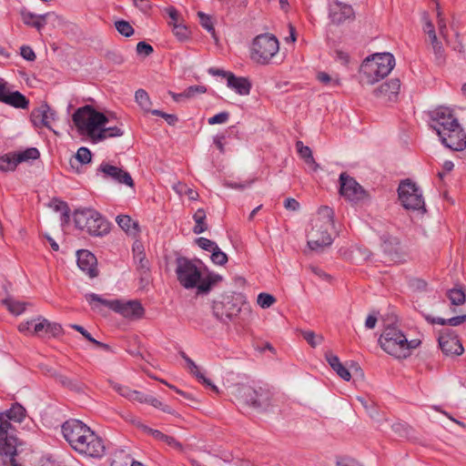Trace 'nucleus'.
<instances>
[{"label": "nucleus", "instance_id": "1", "mask_svg": "<svg viewBox=\"0 0 466 466\" xmlns=\"http://www.w3.org/2000/svg\"><path fill=\"white\" fill-rule=\"evenodd\" d=\"M62 433L70 447L79 454L101 458L105 453L103 440L79 420H68L62 425Z\"/></svg>", "mask_w": 466, "mask_h": 466}, {"label": "nucleus", "instance_id": "2", "mask_svg": "<svg viewBox=\"0 0 466 466\" xmlns=\"http://www.w3.org/2000/svg\"><path fill=\"white\" fill-rule=\"evenodd\" d=\"M72 120L79 131H86L95 141L121 137L124 134L117 127H103L108 122V118L89 105L76 109Z\"/></svg>", "mask_w": 466, "mask_h": 466}, {"label": "nucleus", "instance_id": "3", "mask_svg": "<svg viewBox=\"0 0 466 466\" xmlns=\"http://www.w3.org/2000/svg\"><path fill=\"white\" fill-rule=\"evenodd\" d=\"M379 343L388 354L398 359H405L410 355L411 350L420 346V340H408L398 327L390 325L383 329Z\"/></svg>", "mask_w": 466, "mask_h": 466}, {"label": "nucleus", "instance_id": "4", "mask_svg": "<svg viewBox=\"0 0 466 466\" xmlns=\"http://www.w3.org/2000/svg\"><path fill=\"white\" fill-rule=\"evenodd\" d=\"M395 66V58L390 53L374 54L367 57L360 69V81L373 85L387 76Z\"/></svg>", "mask_w": 466, "mask_h": 466}, {"label": "nucleus", "instance_id": "5", "mask_svg": "<svg viewBox=\"0 0 466 466\" xmlns=\"http://www.w3.org/2000/svg\"><path fill=\"white\" fill-rule=\"evenodd\" d=\"M86 299L95 310L99 309L100 306H106L108 309L121 314L123 317L128 319H141L145 313V309L138 300H107L96 293L86 294Z\"/></svg>", "mask_w": 466, "mask_h": 466}, {"label": "nucleus", "instance_id": "6", "mask_svg": "<svg viewBox=\"0 0 466 466\" xmlns=\"http://www.w3.org/2000/svg\"><path fill=\"white\" fill-rule=\"evenodd\" d=\"M235 396L240 404L264 410L270 406L272 392L265 387L254 388L240 384L236 387Z\"/></svg>", "mask_w": 466, "mask_h": 466}, {"label": "nucleus", "instance_id": "7", "mask_svg": "<svg viewBox=\"0 0 466 466\" xmlns=\"http://www.w3.org/2000/svg\"><path fill=\"white\" fill-rule=\"evenodd\" d=\"M244 303L243 296L239 293L222 294L213 301V315L221 322L228 323L238 317Z\"/></svg>", "mask_w": 466, "mask_h": 466}, {"label": "nucleus", "instance_id": "8", "mask_svg": "<svg viewBox=\"0 0 466 466\" xmlns=\"http://www.w3.org/2000/svg\"><path fill=\"white\" fill-rule=\"evenodd\" d=\"M76 227L93 236H103L109 232V223L95 209H78L74 214Z\"/></svg>", "mask_w": 466, "mask_h": 466}, {"label": "nucleus", "instance_id": "9", "mask_svg": "<svg viewBox=\"0 0 466 466\" xmlns=\"http://www.w3.org/2000/svg\"><path fill=\"white\" fill-rule=\"evenodd\" d=\"M279 49V44L277 37L269 34L259 35L253 40L250 56L256 63L267 65Z\"/></svg>", "mask_w": 466, "mask_h": 466}, {"label": "nucleus", "instance_id": "10", "mask_svg": "<svg viewBox=\"0 0 466 466\" xmlns=\"http://www.w3.org/2000/svg\"><path fill=\"white\" fill-rule=\"evenodd\" d=\"M399 199L406 209L426 212L421 190L410 179L402 181L398 188Z\"/></svg>", "mask_w": 466, "mask_h": 466}, {"label": "nucleus", "instance_id": "11", "mask_svg": "<svg viewBox=\"0 0 466 466\" xmlns=\"http://www.w3.org/2000/svg\"><path fill=\"white\" fill-rule=\"evenodd\" d=\"M176 265V274L180 285L187 289L196 288L201 276V271L196 263L186 257H177Z\"/></svg>", "mask_w": 466, "mask_h": 466}, {"label": "nucleus", "instance_id": "12", "mask_svg": "<svg viewBox=\"0 0 466 466\" xmlns=\"http://www.w3.org/2000/svg\"><path fill=\"white\" fill-rule=\"evenodd\" d=\"M339 183V193L345 199L358 203L369 198V193L347 173L340 174Z\"/></svg>", "mask_w": 466, "mask_h": 466}, {"label": "nucleus", "instance_id": "13", "mask_svg": "<svg viewBox=\"0 0 466 466\" xmlns=\"http://www.w3.org/2000/svg\"><path fill=\"white\" fill-rule=\"evenodd\" d=\"M458 119L448 107H440L431 113V127L438 136L445 135L448 129L458 125Z\"/></svg>", "mask_w": 466, "mask_h": 466}, {"label": "nucleus", "instance_id": "14", "mask_svg": "<svg viewBox=\"0 0 466 466\" xmlns=\"http://www.w3.org/2000/svg\"><path fill=\"white\" fill-rule=\"evenodd\" d=\"M325 225L319 222L312 224V228L308 235V246L311 250H320L324 247L330 246L333 239L329 234V229Z\"/></svg>", "mask_w": 466, "mask_h": 466}, {"label": "nucleus", "instance_id": "15", "mask_svg": "<svg viewBox=\"0 0 466 466\" xmlns=\"http://www.w3.org/2000/svg\"><path fill=\"white\" fill-rule=\"evenodd\" d=\"M380 239L382 241L381 247L383 252L390 261L400 263L405 260L406 254L398 238L389 234H383Z\"/></svg>", "mask_w": 466, "mask_h": 466}, {"label": "nucleus", "instance_id": "16", "mask_svg": "<svg viewBox=\"0 0 466 466\" xmlns=\"http://www.w3.org/2000/svg\"><path fill=\"white\" fill-rule=\"evenodd\" d=\"M56 111L44 102L32 110L30 118L34 127L37 128L46 127L52 129V123L56 120Z\"/></svg>", "mask_w": 466, "mask_h": 466}, {"label": "nucleus", "instance_id": "17", "mask_svg": "<svg viewBox=\"0 0 466 466\" xmlns=\"http://www.w3.org/2000/svg\"><path fill=\"white\" fill-rule=\"evenodd\" d=\"M441 143L454 151H461L466 147V134L460 124L446 131L445 135L439 136Z\"/></svg>", "mask_w": 466, "mask_h": 466}, {"label": "nucleus", "instance_id": "18", "mask_svg": "<svg viewBox=\"0 0 466 466\" xmlns=\"http://www.w3.org/2000/svg\"><path fill=\"white\" fill-rule=\"evenodd\" d=\"M97 172L103 174L104 178H111L114 181L134 187V180L131 175L124 169L108 163L103 162L97 168Z\"/></svg>", "mask_w": 466, "mask_h": 466}, {"label": "nucleus", "instance_id": "19", "mask_svg": "<svg viewBox=\"0 0 466 466\" xmlns=\"http://www.w3.org/2000/svg\"><path fill=\"white\" fill-rule=\"evenodd\" d=\"M0 102L15 108H27L29 100L19 91H11L7 83L0 79Z\"/></svg>", "mask_w": 466, "mask_h": 466}, {"label": "nucleus", "instance_id": "20", "mask_svg": "<svg viewBox=\"0 0 466 466\" xmlns=\"http://www.w3.org/2000/svg\"><path fill=\"white\" fill-rule=\"evenodd\" d=\"M76 257L78 268L88 277L96 278L98 275L97 260L93 253L86 249H81L76 252Z\"/></svg>", "mask_w": 466, "mask_h": 466}, {"label": "nucleus", "instance_id": "21", "mask_svg": "<svg viewBox=\"0 0 466 466\" xmlns=\"http://www.w3.org/2000/svg\"><path fill=\"white\" fill-rule=\"evenodd\" d=\"M329 17L333 24L339 25L354 17V11L350 5L334 1L330 5Z\"/></svg>", "mask_w": 466, "mask_h": 466}, {"label": "nucleus", "instance_id": "22", "mask_svg": "<svg viewBox=\"0 0 466 466\" xmlns=\"http://www.w3.org/2000/svg\"><path fill=\"white\" fill-rule=\"evenodd\" d=\"M439 346L445 355H461L463 352V347L456 336L451 334H441L439 337Z\"/></svg>", "mask_w": 466, "mask_h": 466}, {"label": "nucleus", "instance_id": "23", "mask_svg": "<svg viewBox=\"0 0 466 466\" xmlns=\"http://www.w3.org/2000/svg\"><path fill=\"white\" fill-rule=\"evenodd\" d=\"M17 438L12 434L0 437V455L3 457V464H6L10 458L16 456Z\"/></svg>", "mask_w": 466, "mask_h": 466}, {"label": "nucleus", "instance_id": "24", "mask_svg": "<svg viewBox=\"0 0 466 466\" xmlns=\"http://www.w3.org/2000/svg\"><path fill=\"white\" fill-rule=\"evenodd\" d=\"M400 89V81L398 78H393L380 85L373 92L376 96L386 97L387 100L391 101L398 96Z\"/></svg>", "mask_w": 466, "mask_h": 466}, {"label": "nucleus", "instance_id": "25", "mask_svg": "<svg viewBox=\"0 0 466 466\" xmlns=\"http://www.w3.org/2000/svg\"><path fill=\"white\" fill-rule=\"evenodd\" d=\"M227 85L240 96H248L250 93L251 83L246 77L237 76L233 73L228 76Z\"/></svg>", "mask_w": 466, "mask_h": 466}, {"label": "nucleus", "instance_id": "26", "mask_svg": "<svg viewBox=\"0 0 466 466\" xmlns=\"http://www.w3.org/2000/svg\"><path fill=\"white\" fill-rule=\"evenodd\" d=\"M117 225L128 235L137 237L140 231L138 222L127 215H119L116 218Z\"/></svg>", "mask_w": 466, "mask_h": 466}, {"label": "nucleus", "instance_id": "27", "mask_svg": "<svg viewBox=\"0 0 466 466\" xmlns=\"http://www.w3.org/2000/svg\"><path fill=\"white\" fill-rule=\"evenodd\" d=\"M222 277L218 274L208 273L206 277L202 278L200 276V281L197 285L198 293V294H207L208 293L213 286H215L218 282L221 281Z\"/></svg>", "mask_w": 466, "mask_h": 466}, {"label": "nucleus", "instance_id": "28", "mask_svg": "<svg viewBox=\"0 0 466 466\" xmlns=\"http://www.w3.org/2000/svg\"><path fill=\"white\" fill-rule=\"evenodd\" d=\"M143 429L145 431L148 432L156 440L164 441L168 446H170L177 451L183 450L182 444L179 441H177L174 437L166 435L158 430H154V429L148 428L147 426H143Z\"/></svg>", "mask_w": 466, "mask_h": 466}, {"label": "nucleus", "instance_id": "29", "mask_svg": "<svg viewBox=\"0 0 466 466\" xmlns=\"http://www.w3.org/2000/svg\"><path fill=\"white\" fill-rule=\"evenodd\" d=\"M326 360L336 371V373L344 380L349 381L351 378L350 372L347 368H345L342 363L339 361V359L333 355L331 352L326 354Z\"/></svg>", "mask_w": 466, "mask_h": 466}, {"label": "nucleus", "instance_id": "30", "mask_svg": "<svg viewBox=\"0 0 466 466\" xmlns=\"http://www.w3.org/2000/svg\"><path fill=\"white\" fill-rule=\"evenodd\" d=\"M91 151L87 147H81L78 148L74 158L70 159L69 164L73 169H76V173H80L81 171L79 170L78 165L88 164L91 161Z\"/></svg>", "mask_w": 466, "mask_h": 466}, {"label": "nucleus", "instance_id": "31", "mask_svg": "<svg viewBox=\"0 0 466 466\" xmlns=\"http://www.w3.org/2000/svg\"><path fill=\"white\" fill-rule=\"evenodd\" d=\"M314 222H319L326 226V228H334V211L328 206H322L318 210L317 218Z\"/></svg>", "mask_w": 466, "mask_h": 466}, {"label": "nucleus", "instance_id": "32", "mask_svg": "<svg viewBox=\"0 0 466 466\" xmlns=\"http://www.w3.org/2000/svg\"><path fill=\"white\" fill-rule=\"evenodd\" d=\"M297 150L305 163L313 170L317 171L319 167V164L315 161L312 151L308 146H304L301 141L296 143Z\"/></svg>", "mask_w": 466, "mask_h": 466}, {"label": "nucleus", "instance_id": "33", "mask_svg": "<svg viewBox=\"0 0 466 466\" xmlns=\"http://www.w3.org/2000/svg\"><path fill=\"white\" fill-rule=\"evenodd\" d=\"M141 248L142 246L137 243H135L133 246V251L135 252L134 259L137 264V269L141 274H145L149 271V262Z\"/></svg>", "mask_w": 466, "mask_h": 466}, {"label": "nucleus", "instance_id": "34", "mask_svg": "<svg viewBox=\"0 0 466 466\" xmlns=\"http://www.w3.org/2000/svg\"><path fill=\"white\" fill-rule=\"evenodd\" d=\"M25 409L21 404L15 402L9 410L1 413L10 420L21 422L25 417Z\"/></svg>", "mask_w": 466, "mask_h": 466}, {"label": "nucleus", "instance_id": "35", "mask_svg": "<svg viewBox=\"0 0 466 466\" xmlns=\"http://www.w3.org/2000/svg\"><path fill=\"white\" fill-rule=\"evenodd\" d=\"M193 218L196 222V225L193 228V232L195 234H201L208 229V226L205 223L206 212L203 208H198L194 214Z\"/></svg>", "mask_w": 466, "mask_h": 466}, {"label": "nucleus", "instance_id": "36", "mask_svg": "<svg viewBox=\"0 0 466 466\" xmlns=\"http://www.w3.org/2000/svg\"><path fill=\"white\" fill-rule=\"evenodd\" d=\"M15 155L18 164L22 162H27L29 160H35L40 157L39 150L36 147H29L24 151L15 152Z\"/></svg>", "mask_w": 466, "mask_h": 466}, {"label": "nucleus", "instance_id": "37", "mask_svg": "<svg viewBox=\"0 0 466 466\" xmlns=\"http://www.w3.org/2000/svg\"><path fill=\"white\" fill-rule=\"evenodd\" d=\"M70 327L72 329H74L75 330L78 331L84 338H86L88 341L93 343L97 348L103 349L105 350H110L109 345L100 342V341L96 340V339H94L91 336V334L84 327L77 325V324H72V325H70Z\"/></svg>", "mask_w": 466, "mask_h": 466}, {"label": "nucleus", "instance_id": "38", "mask_svg": "<svg viewBox=\"0 0 466 466\" xmlns=\"http://www.w3.org/2000/svg\"><path fill=\"white\" fill-rule=\"evenodd\" d=\"M16 157L14 153L5 154L0 157V170L2 171H13L17 167Z\"/></svg>", "mask_w": 466, "mask_h": 466}, {"label": "nucleus", "instance_id": "39", "mask_svg": "<svg viewBox=\"0 0 466 466\" xmlns=\"http://www.w3.org/2000/svg\"><path fill=\"white\" fill-rule=\"evenodd\" d=\"M135 99L144 111L151 113L152 103L146 90L138 89L135 94Z\"/></svg>", "mask_w": 466, "mask_h": 466}, {"label": "nucleus", "instance_id": "40", "mask_svg": "<svg viewBox=\"0 0 466 466\" xmlns=\"http://www.w3.org/2000/svg\"><path fill=\"white\" fill-rule=\"evenodd\" d=\"M301 335L303 339L312 347L316 348L319 344H321L324 340V338L320 334H316L312 330H302Z\"/></svg>", "mask_w": 466, "mask_h": 466}, {"label": "nucleus", "instance_id": "41", "mask_svg": "<svg viewBox=\"0 0 466 466\" xmlns=\"http://www.w3.org/2000/svg\"><path fill=\"white\" fill-rule=\"evenodd\" d=\"M198 16L199 17L200 25L205 29H207V31L208 33H210L212 37L217 41L218 38H217V35H216V31H215V28H214L211 17L209 15H206L203 12H198Z\"/></svg>", "mask_w": 466, "mask_h": 466}, {"label": "nucleus", "instance_id": "42", "mask_svg": "<svg viewBox=\"0 0 466 466\" xmlns=\"http://www.w3.org/2000/svg\"><path fill=\"white\" fill-rule=\"evenodd\" d=\"M3 303L7 307L8 310L15 315H20L25 309V303L19 302V301H14L11 299H5L3 300Z\"/></svg>", "mask_w": 466, "mask_h": 466}, {"label": "nucleus", "instance_id": "43", "mask_svg": "<svg viewBox=\"0 0 466 466\" xmlns=\"http://www.w3.org/2000/svg\"><path fill=\"white\" fill-rule=\"evenodd\" d=\"M448 297L452 305H461L465 301V294L460 289H452L448 291Z\"/></svg>", "mask_w": 466, "mask_h": 466}, {"label": "nucleus", "instance_id": "44", "mask_svg": "<svg viewBox=\"0 0 466 466\" xmlns=\"http://www.w3.org/2000/svg\"><path fill=\"white\" fill-rule=\"evenodd\" d=\"M115 25L117 32L126 37H129L134 34V28L127 21H116Z\"/></svg>", "mask_w": 466, "mask_h": 466}, {"label": "nucleus", "instance_id": "45", "mask_svg": "<svg viewBox=\"0 0 466 466\" xmlns=\"http://www.w3.org/2000/svg\"><path fill=\"white\" fill-rule=\"evenodd\" d=\"M56 379L64 387H66L70 390H79L81 389L77 380H71L65 375L57 374L56 375Z\"/></svg>", "mask_w": 466, "mask_h": 466}, {"label": "nucleus", "instance_id": "46", "mask_svg": "<svg viewBox=\"0 0 466 466\" xmlns=\"http://www.w3.org/2000/svg\"><path fill=\"white\" fill-rule=\"evenodd\" d=\"M211 260L213 263L223 266L228 262V256L226 253L221 251V249L218 247L211 252Z\"/></svg>", "mask_w": 466, "mask_h": 466}, {"label": "nucleus", "instance_id": "47", "mask_svg": "<svg viewBox=\"0 0 466 466\" xmlns=\"http://www.w3.org/2000/svg\"><path fill=\"white\" fill-rule=\"evenodd\" d=\"M9 420V419L0 413V437L13 434L10 431L14 430V428Z\"/></svg>", "mask_w": 466, "mask_h": 466}, {"label": "nucleus", "instance_id": "48", "mask_svg": "<svg viewBox=\"0 0 466 466\" xmlns=\"http://www.w3.org/2000/svg\"><path fill=\"white\" fill-rule=\"evenodd\" d=\"M257 301L262 309H268L275 303L276 299L268 293H260Z\"/></svg>", "mask_w": 466, "mask_h": 466}, {"label": "nucleus", "instance_id": "49", "mask_svg": "<svg viewBox=\"0 0 466 466\" xmlns=\"http://www.w3.org/2000/svg\"><path fill=\"white\" fill-rule=\"evenodd\" d=\"M173 33L179 41H184L188 37L187 26L181 24H173Z\"/></svg>", "mask_w": 466, "mask_h": 466}, {"label": "nucleus", "instance_id": "50", "mask_svg": "<svg viewBox=\"0 0 466 466\" xmlns=\"http://www.w3.org/2000/svg\"><path fill=\"white\" fill-rule=\"evenodd\" d=\"M391 428L399 437H408L411 431V429L406 423L402 422L394 423Z\"/></svg>", "mask_w": 466, "mask_h": 466}, {"label": "nucleus", "instance_id": "51", "mask_svg": "<svg viewBox=\"0 0 466 466\" xmlns=\"http://www.w3.org/2000/svg\"><path fill=\"white\" fill-rule=\"evenodd\" d=\"M317 79L324 85H329L331 86H338L340 85L339 79H332L326 72H319L317 75Z\"/></svg>", "mask_w": 466, "mask_h": 466}, {"label": "nucleus", "instance_id": "52", "mask_svg": "<svg viewBox=\"0 0 466 466\" xmlns=\"http://www.w3.org/2000/svg\"><path fill=\"white\" fill-rule=\"evenodd\" d=\"M151 114L154 116H161L163 117L168 125L175 126L176 123L178 121V118L176 115L173 114H167L163 111H160L158 109H154L151 111Z\"/></svg>", "mask_w": 466, "mask_h": 466}, {"label": "nucleus", "instance_id": "53", "mask_svg": "<svg viewBox=\"0 0 466 466\" xmlns=\"http://www.w3.org/2000/svg\"><path fill=\"white\" fill-rule=\"evenodd\" d=\"M196 243L202 249L208 250V251H211V252L215 249L216 247H218L216 242H214V241H212V240H210L208 238H202V237L197 238L196 239Z\"/></svg>", "mask_w": 466, "mask_h": 466}, {"label": "nucleus", "instance_id": "54", "mask_svg": "<svg viewBox=\"0 0 466 466\" xmlns=\"http://www.w3.org/2000/svg\"><path fill=\"white\" fill-rule=\"evenodd\" d=\"M229 118V113L227 111L220 112L212 117H209L208 123L209 125H217L226 123Z\"/></svg>", "mask_w": 466, "mask_h": 466}, {"label": "nucleus", "instance_id": "55", "mask_svg": "<svg viewBox=\"0 0 466 466\" xmlns=\"http://www.w3.org/2000/svg\"><path fill=\"white\" fill-rule=\"evenodd\" d=\"M206 92L207 87L205 86H190L185 90V95L187 98H191L196 94H204Z\"/></svg>", "mask_w": 466, "mask_h": 466}, {"label": "nucleus", "instance_id": "56", "mask_svg": "<svg viewBox=\"0 0 466 466\" xmlns=\"http://www.w3.org/2000/svg\"><path fill=\"white\" fill-rule=\"evenodd\" d=\"M154 49L152 46L147 44L145 41H140L137 45V53L138 55H144L146 56H150L153 53Z\"/></svg>", "mask_w": 466, "mask_h": 466}, {"label": "nucleus", "instance_id": "57", "mask_svg": "<svg viewBox=\"0 0 466 466\" xmlns=\"http://www.w3.org/2000/svg\"><path fill=\"white\" fill-rule=\"evenodd\" d=\"M111 387L122 397L129 400L130 395H131L130 393L132 392V390H130L128 387L116 383V382H111Z\"/></svg>", "mask_w": 466, "mask_h": 466}, {"label": "nucleus", "instance_id": "58", "mask_svg": "<svg viewBox=\"0 0 466 466\" xmlns=\"http://www.w3.org/2000/svg\"><path fill=\"white\" fill-rule=\"evenodd\" d=\"M20 55L27 61H34L36 57L34 50L28 46H21Z\"/></svg>", "mask_w": 466, "mask_h": 466}, {"label": "nucleus", "instance_id": "59", "mask_svg": "<svg viewBox=\"0 0 466 466\" xmlns=\"http://www.w3.org/2000/svg\"><path fill=\"white\" fill-rule=\"evenodd\" d=\"M432 49L435 54L436 60L439 64L444 62V50L440 42L432 45Z\"/></svg>", "mask_w": 466, "mask_h": 466}, {"label": "nucleus", "instance_id": "60", "mask_svg": "<svg viewBox=\"0 0 466 466\" xmlns=\"http://www.w3.org/2000/svg\"><path fill=\"white\" fill-rule=\"evenodd\" d=\"M62 331H63V329L60 324L52 323V322L48 321L46 332L51 333L54 337H56L58 335H60L62 333Z\"/></svg>", "mask_w": 466, "mask_h": 466}, {"label": "nucleus", "instance_id": "61", "mask_svg": "<svg viewBox=\"0 0 466 466\" xmlns=\"http://www.w3.org/2000/svg\"><path fill=\"white\" fill-rule=\"evenodd\" d=\"M336 466H362L358 461L345 457L337 461Z\"/></svg>", "mask_w": 466, "mask_h": 466}, {"label": "nucleus", "instance_id": "62", "mask_svg": "<svg viewBox=\"0 0 466 466\" xmlns=\"http://www.w3.org/2000/svg\"><path fill=\"white\" fill-rule=\"evenodd\" d=\"M130 394L131 395H130L129 400H137L140 403H147L148 395H145L140 391L133 390Z\"/></svg>", "mask_w": 466, "mask_h": 466}, {"label": "nucleus", "instance_id": "63", "mask_svg": "<svg viewBox=\"0 0 466 466\" xmlns=\"http://www.w3.org/2000/svg\"><path fill=\"white\" fill-rule=\"evenodd\" d=\"M21 16H22V20L23 22L26 25H29L34 22V20H35L36 18V15L29 12V11H26V10H22L21 11Z\"/></svg>", "mask_w": 466, "mask_h": 466}, {"label": "nucleus", "instance_id": "64", "mask_svg": "<svg viewBox=\"0 0 466 466\" xmlns=\"http://www.w3.org/2000/svg\"><path fill=\"white\" fill-rule=\"evenodd\" d=\"M309 269L313 274L318 276L319 278L325 279L327 281H329L331 279V277L327 274L325 271H323L321 268L315 267V266H309Z\"/></svg>", "mask_w": 466, "mask_h": 466}]
</instances>
